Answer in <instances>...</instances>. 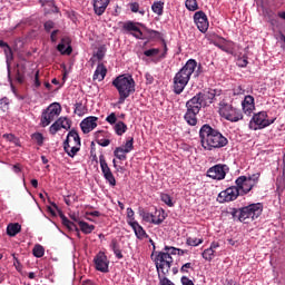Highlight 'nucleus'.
<instances>
[{"label":"nucleus","mask_w":285,"mask_h":285,"mask_svg":"<svg viewBox=\"0 0 285 285\" xmlns=\"http://www.w3.org/2000/svg\"><path fill=\"white\" fill-rule=\"evenodd\" d=\"M202 146L207 151L214 149H222L228 145V139L217 129L210 125H204L199 130Z\"/></svg>","instance_id":"nucleus-1"},{"label":"nucleus","mask_w":285,"mask_h":285,"mask_svg":"<svg viewBox=\"0 0 285 285\" xmlns=\"http://www.w3.org/2000/svg\"><path fill=\"white\" fill-rule=\"evenodd\" d=\"M198 63L190 59L187 63L175 75L173 79V90L176 95H180L188 85L191 75L195 72Z\"/></svg>","instance_id":"nucleus-2"},{"label":"nucleus","mask_w":285,"mask_h":285,"mask_svg":"<svg viewBox=\"0 0 285 285\" xmlns=\"http://www.w3.org/2000/svg\"><path fill=\"white\" fill-rule=\"evenodd\" d=\"M112 86L117 89L119 94L118 104L124 105L126 99L130 97L135 92V79L132 76H118L115 80H112Z\"/></svg>","instance_id":"nucleus-3"},{"label":"nucleus","mask_w":285,"mask_h":285,"mask_svg":"<svg viewBox=\"0 0 285 285\" xmlns=\"http://www.w3.org/2000/svg\"><path fill=\"white\" fill-rule=\"evenodd\" d=\"M81 150V138L76 129L68 132L63 141V151L68 157L75 158Z\"/></svg>","instance_id":"nucleus-4"},{"label":"nucleus","mask_w":285,"mask_h":285,"mask_svg":"<svg viewBox=\"0 0 285 285\" xmlns=\"http://www.w3.org/2000/svg\"><path fill=\"white\" fill-rule=\"evenodd\" d=\"M263 209L262 203H254L246 207H240L239 223L249 224L256 220L263 214Z\"/></svg>","instance_id":"nucleus-5"},{"label":"nucleus","mask_w":285,"mask_h":285,"mask_svg":"<svg viewBox=\"0 0 285 285\" xmlns=\"http://www.w3.org/2000/svg\"><path fill=\"white\" fill-rule=\"evenodd\" d=\"M219 106L220 108H218V114H220L223 119H227V121H230L232 124H237V121H242L244 119L243 111L235 108L233 105L220 101Z\"/></svg>","instance_id":"nucleus-6"},{"label":"nucleus","mask_w":285,"mask_h":285,"mask_svg":"<svg viewBox=\"0 0 285 285\" xmlns=\"http://www.w3.org/2000/svg\"><path fill=\"white\" fill-rule=\"evenodd\" d=\"M275 121L276 118H273L272 120L268 119L267 111H259L253 115L248 128L249 130H263V128H268V126H272Z\"/></svg>","instance_id":"nucleus-7"},{"label":"nucleus","mask_w":285,"mask_h":285,"mask_svg":"<svg viewBox=\"0 0 285 285\" xmlns=\"http://www.w3.org/2000/svg\"><path fill=\"white\" fill-rule=\"evenodd\" d=\"M154 262L157 268V273L167 275L169 273L171 264L174 263V259L167 253L159 252V253H156V257Z\"/></svg>","instance_id":"nucleus-8"},{"label":"nucleus","mask_w":285,"mask_h":285,"mask_svg":"<svg viewBox=\"0 0 285 285\" xmlns=\"http://www.w3.org/2000/svg\"><path fill=\"white\" fill-rule=\"evenodd\" d=\"M99 164H100V169H101L102 176L106 179V181L111 187H116L117 186V179H116L111 168L109 167V165L106 160V156L102 155V154L99 156Z\"/></svg>","instance_id":"nucleus-9"},{"label":"nucleus","mask_w":285,"mask_h":285,"mask_svg":"<svg viewBox=\"0 0 285 285\" xmlns=\"http://www.w3.org/2000/svg\"><path fill=\"white\" fill-rule=\"evenodd\" d=\"M238 196H242L239 188L237 186H229L227 189L218 193L217 200L220 204L230 203L236 200Z\"/></svg>","instance_id":"nucleus-10"},{"label":"nucleus","mask_w":285,"mask_h":285,"mask_svg":"<svg viewBox=\"0 0 285 285\" xmlns=\"http://www.w3.org/2000/svg\"><path fill=\"white\" fill-rule=\"evenodd\" d=\"M229 171V167L224 164H216L210 167L207 171V177L214 180H224L226 178L227 173Z\"/></svg>","instance_id":"nucleus-11"},{"label":"nucleus","mask_w":285,"mask_h":285,"mask_svg":"<svg viewBox=\"0 0 285 285\" xmlns=\"http://www.w3.org/2000/svg\"><path fill=\"white\" fill-rule=\"evenodd\" d=\"M236 188L239 190L240 196L247 195L254 187L255 184L249 181L247 176H239L235 180Z\"/></svg>","instance_id":"nucleus-12"},{"label":"nucleus","mask_w":285,"mask_h":285,"mask_svg":"<svg viewBox=\"0 0 285 285\" xmlns=\"http://www.w3.org/2000/svg\"><path fill=\"white\" fill-rule=\"evenodd\" d=\"M95 267L97 271L102 273L109 272L110 261L104 252H99L94 258Z\"/></svg>","instance_id":"nucleus-13"},{"label":"nucleus","mask_w":285,"mask_h":285,"mask_svg":"<svg viewBox=\"0 0 285 285\" xmlns=\"http://www.w3.org/2000/svg\"><path fill=\"white\" fill-rule=\"evenodd\" d=\"M194 21L200 32H207L209 28V21L207 14L203 10L195 12Z\"/></svg>","instance_id":"nucleus-14"},{"label":"nucleus","mask_w":285,"mask_h":285,"mask_svg":"<svg viewBox=\"0 0 285 285\" xmlns=\"http://www.w3.org/2000/svg\"><path fill=\"white\" fill-rule=\"evenodd\" d=\"M98 119L99 118L96 116H90V117H87L83 120H81L80 128H81V131L83 132V135H88L89 132H92V130H95V128H97Z\"/></svg>","instance_id":"nucleus-15"},{"label":"nucleus","mask_w":285,"mask_h":285,"mask_svg":"<svg viewBox=\"0 0 285 285\" xmlns=\"http://www.w3.org/2000/svg\"><path fill=\"white\" fill-rule=\"evenodd\" d=\"M111 0H92V8L96 16L101 17L108 9Z\"/></svg>","instance_id":"nucleus-16"},{"label":"nucleus","mask_w":285,"mask_h":285,"mask_svg":"<svg viewBox=\"0 0 285 285\" xmlns=\"http://www.w3.org/2000/svg\"><path fill=\"white\" fill-rule=\"evenodd\" d=\"M204 106V101L199 92L186 102V108L194 111H200Z\"/></svg>","instance_id":"nucleus-17"},{"label":"nucleus","mask_w":285,"mask_h":285,"mask_svg":"<svg viewBox=\"0 0 285 285\" xmlns=\"http://www.w3.org/2000/svg\"><path fill=\"white\" fill-rule=\"evenodd\" d=\"M198 95H200V99L204 104V107L209 106L210 104L214 102L216 96H217V91L215 89H209L207 91L204 92H198Z\"/></svg>","instance_id":"nucleus-18"},{"label":"nucleus","mask_w":285,"mask_h":285,"mask_svg":"<svg viewBox=\"0 0 285 285\" xmlns=\"http://www.w3.org/2000/svg\"><path fill=\"white\" fill-rule=\"evenodd\" d=\"M242 108L246 115H250L255 110V98L253 96H245L242 101Z\"/></svg>","instance_id":"nucleus-19"},{"label":"nucleus","mask_w":285,"mask_h":285,"mask_svg":"<svg viewBox=\"0 0 285 285\" xmlns=\"http://www.w3.org/2000/svg\"><path fill=\"white\" fill-rule=\"evenodd\" d=\"M108 73V69L104 63H99L94 72L92 79L102 81Z\"/></svg>","instance_id":"nucleus-20"},{"label":"nucleus","mask_w":285,"mask_h":285,"mask_svg":"<svg viewBox=\"0 0 285 285\" xmlns=\"http://www.w3.org/2000/svg\"><path fill=\"white\" fill-rule=\"evenodd\" d=\"M198 114H199V111L187 109L184 118H185V121H187L188 126H197V124H198L197 115Z\"/></svg>","instance_id":"nucleus-21"},{"label":"nucleus","mask_w":285,"mask_h":285,"mask_svg":"<svg viewBox=\"0 0 285 285\" xmlns=\"http://www.w3.org/2000/svg\"><path fill=\"white\" fill-rule=\"evenodd\" d=\"M129 225L134 229L135 235L138 239H144V238L148 237V235L146 234V230H144V227H141V225H139V223L130 222Z\"/></svg>","instance_id":"nucleus-22"},{"label":"nucleus","mask_w":285,"mask_h":285,"mask_svg":"<svg viewBox=\"0 0 285 285\" xmlns=\"http://www.w3.org/2000/svg\"><path fill=\"white\" fill-rule=\"evenodd\" d=\"M56 117H58V116L51 111H48V109L42 111V116H41L42 128H46L47 126H49L51 124V121H55Z\"/></svg>","instance_id":"nucleus-23"},{"label":"nucleus","mask_w":285,"mask_h":285,"mask_svg":"<svg viewBox=\"0 0 285 285\" xmlns=\"http://www.w3.org/2000/svg\"><path fill=\"white\" fill-rule=\"evenodd\" d=\"M106 53H107L106 45H101V47L98 48L97 52L94 53L92 58H90L91 66H95V63H96L95 58L98 61H102L104 58L106 57Z\"/></svg>","instance_id":"nucleus-24"},{"label":"nucleus","mask_w":285,"mask_h":285,"mask_svg":"<svg viewBox=\"0 0 285 285\" xmlns=\"http://www.w3.org/2000/svg\"><path fill=\"white\" fill-rule=\"evenodd\" d=\"M137 26L146 28V26L144 23H141V22H135V21H130L129 20V21L124 23V30H126L128 32H130V31H134V32L139 31V27H137Z\"/></svg>","instance_id":"nucleus-25"},{"label":"nucleus","mask_w":285,"mask_h":285,"mask_svg":"<svg viewBox=\"0 0 285 285\" xmlns=\"http://www.w3.org/2000/svg\"><path fill=\"white\" fill-rule=\"evenodd\" d=\"M104 135V131H97L95 134V138H96V142L98 146L102 147V148H106V147H109L110 144H111V140L110 139H104L101 138Z\"/></svg>","instance_id":"nucleus-26"},{"label":"nucleus","mask_w":285,"mask_h":285,"mask_svg":"<svg viewBox=\"0 0 285 285\" xmlns=\"http://www.w3.org/2000/svg\"><path fill=\"white\" fill-rule=\"evenodd\" d=\"M114 130H115L117 136L122 137L127 132V130H128V125L125 124L124 121H118L114 126Z\"/></svg>","instance_id":"nucleus-27"},{"label":"nucleus","mask_w":285,"mask_h":285,"mask_svg":"<svg viewBox=\"0 0 285 285\" xmlns=\"http://www.w3.org/2000/svg\"><path fill=\"white\" fill-rule=\"evenodd\" d=\"M61 223L62 225L68 228L69 230H76L77 232V236L80 237V233L79 229L77 227L76 224H73L72 222H70L67 216H61Z\"/></svg>","instance_id":"nucleus-28"},{"label":"nucleus","mask_w":285,"mask_h":285,"mask_svg":"<svg viewBox=\"0 0 285 285\" xmlns=\"http://www.w3.org/2000/svg\"><path fill=\"white\" fill-rule=\"evenodd\" d=\"M21 232V225H19L18 223L16 224H9L7 227V234L10 237H14L17 234H19Z\"/></svg>","instance_id":"nucleus-29"},{"label":"nucleus","mask_w":285,"mask_h":285,"mask_svg":"<svg viewBox=\"0 0 285 285\" xmlns=\"http://www.w3.org/2000/svg\"><path fill=\"white\" fill-rule=\"evenodd\" d=\"M140 216L142 217V219L146 222V223H150V224H154V225H160L163 219H158V220H154L153 219V214H149V212H140Z\"/></svg>","instance_id":"nucleus-30"},{"label":"nucleus","mask_w":285,"mask_h":285,"mask_svg":"<svg viewBox=\"0 0 285 285\" xmlns=\"http://www.w3.org/2000/svg\"><path fill=\"white\" fill-rule=\"evenodd\" d=\"M73 112L78 115L79 117L86 115L88 112V107L83 105L82 102H76Z\"/></svg>","instance_id":"nucleus-31"},{"label":"nucleus","mask_w":285,"mask_h":285,"mask_svg":"<svg viewBox=\"0 0 285 285\" xmlns=\"http://www.w3.org/2000/svg\"><path fill=\"white\" fill-rule=\"evenodd\" d=\"M127 151L124 149V147H117L114 150V156L120 160V161H126L127 160Z\"/></svg>","instance_id":"nucleus-32"},{"label":"nucleus","mask_w":285,"mask_h":285,"mask_svg":"<svg viewBox=\"0 0 285 285\" xmlns=\"http://www.w3.org/2000/svg\"><path fill=\"white\" fill-rule=\"evenodd\" d=\"M78 225L80 230L86 235L91 234L96 228L94 225H89L86 222H78Z\"/></svg>","instance_id":"nucleus-33"},{"label":"nucleus","mask_w":285,"mask_h":285,"mask_svg":"<svg viewBox=\"0 0 285 285\" xmlns=\"http://www.w3.org/2000/svg\"><path fill=\"white\" fill-rule=\"evenodd\" d=\"M151 10L157 16H163L164 13V2L163 1H155L151 6Z\"/></svg>","instance_id":"nucleus-34"},{"label":"nucleus","mask_w":285,"mask_h":285,"mask_svg":"<svg viewBox=\"0 0 285 285\" xmlns=\"http://www.w3.org/2000/svg\"><path fill=\"white\" fill-rule=\"evenodd\" d=\"M226 43L227 40H225V38H218V40H214V46L218 47V49L225 52H229V49Z\"/></svg>","instance_id":"nucleus-35"},{"label":"nucleus","mask_w":285,"mask_h":285,"mask_svg":"<svg viewBox=\"0 0 285 285\" xmlns=\"http://www.w3.org/2000/svg\"><path fill=\"white\" fill-rule=\"evenodd\" d=\"M47 111L59 116L61 114V105L58 102H53L47 108Z\"/></svg>","instance_id":"nucleus-36"},{"label":"nucleus","mask_w":285,"mask_h":285,"mask_svg":"<svg viewBox=\"0 0 285 285\" xmlns=\"http://www.w3.org/2000/svg\"><path fill=\"white\" fill-rule=\"evenodd\" d=\"M135 149V138L129 137V139L126 141L124 150L127 154H130Z\"/></svg>","instance_id":"nucleus-37"},{"label":"nucleus","mask_w":285,"mask_h":285,"mask_svg":"<svg viewBox=\"0 0 285 285\" xmlns=\"http://www.w3.org/2000/svg\"><path fill=\"white\" fill-rule=\"evenodd\" d=\"M185 6L189 11L193 12L199 9L197 0H186Z\"/></svg>","instance_id":"nucleus-38"},{"label":"nucleus","mask_w":285,"mask_h":285,"mask_svg":"<svg viewBox=\"0 0 285 285\" xmlns=\"http://www.w3.org/2000/svg\"><path fill=\"white\" fill-rule=\"evenodd\" d=\"M145 31L150 39H161V33L159 31H155L154 29L147 28L146 26Z\"/></svg>","instance_id":"nucleus-39"},{"label":"nucleus","mask_w":285,"mask_h":285,"mask_svg":"<svg viewBox=\"0 0 285 285\" xmlns=\"http://www.w3.org/2000/svg\"><path fill=\"white\" fill-rule=\"evenodd\" d=\"M31 138L39 147L43 146L45 137L41 132H35Z\"/></svg>","instance_id":"nucleus-40"},{"label":"nucleus","mask_w":285,"mask_h":285,"mask_svg":"<svg viewBox=\"0 0 285 285\" xmlns=\"http://www.w3.org/2000/svg\"><path fill=\"white\" fill-rule=\"evenodd\" d=\"M57 121H58L60 128H63V130H70L71 122L68 118H59Z\"/></svg>","instance_id":"nucleus-41"},{"label":"nucleus","mask_w":285,"mask_h":285,"mask_svg":"<svg viewBox=\"0 0 285 285\" xmlns=\"http://www.w3.org/2000/svg\"><path fill=\"white\" fill-rule=\"evenodd\" d=\"M160 199L163 203H165L168 207H174V203L171 200V197L169 194L161 193L160 194Z\"/></svg>","instance_id":"nucleus-42"},{"label":"nucleus","mask_w":285,"mask_h":285,"mask_svg":"<svg viewBox=\"0 0 285 285\" xmlns=\"http://www.w3.org/2000/svg\"><path fill=\"white\" fill-rule=\"evenodd\" d=\"M158 219H161V224L166 219L165 212L163 209H156V212L153 214V220Z\"/></svg>","instance_id":"nucleus-43"},{"label":"nucleus","mask_w":285,"mask_h":285,"mask_svg":"<svg viewBox=\"0 0 285 285\" xmlns=\"http://www.w3.org/2000/svg\"><path fill=\"white\" fill-rule=\"evenodd\" d=\"M32 252L38 258H41L45 255V248L41 245H36Z\"/></svg>","instance_id":"nucleus-44"},{"label":"nucleus","mask_w":285,"mask_h":285,"mask_svg":"<svg viewBox=\"0 0 285 285\" xmlns=\"http://www.w3.org/2000/svg\"><path fill=\"white\" fill-rule=\"evenodd\" d=\"M203 243H204L203 238L198 239V238H191V237L187 238V242H186L187 245L193 246V247H196Z\"/></svg>","instance_id":"nucleus-45"},{"label":"nucleus","mask_w":285,"mask_h":285,"mask_svg":"<svg viewBox=\"0 0 285 285\" xmlns=\"http://www.w3.org/2000/svg\"><path fill=\"white\" fill-rule=\"evenodd\" d=\"M129 8H130L131 12H134V13H138L139 12L142 16L146 13L145 10H139V2H131V3H129Z\"/></svg>","instance_id":"nucleus-46"},{"label":"nucleus","mask_w":285,"mask_h":285,"mask_svg":"<svg viewBox=\"0 0 285 285\" xmlns=\"http://www.w3.org/2000/svg\"><path fill=\"white\" fill-rule=\"evenodd\" d=\"M43 27H45V32L49 33L51 32L52 29H55L56 22L53 20H47L45 21Z\"/></svg>","instance_id":"nucleus-47"},{"label":"nucleus","mask_w":285,"mask_h":285,"mask_svg":"<svg viewBox=\"0 0 285 285\" xmlns=\"http://www.w3.org/2000/svg\"><path fill=\"white\" fill-rule=\"evenodd\" d=\"M159 285H175L166 275L158 274Z\"/></svg>","instance_id":"nucleus-48"},{"label":"nucleus","mask_w":285,"mask_h":285,"mask_svg":"<svg viewBox=\"0 0 285 285\" xmlns=\"http://www.w3.org/2000/svg\"><path fill=\"white\" fill-rule=\"evenodd\" d=\"M236 65H237L239 68H246L247 65H248V57L243 56L242 58H238V59L236 60Z\"/></svg>","instance_id":"nucleus-49"},{"label":"nucleus","mask_w":285,"mask_h":285,"mask_svg":"<svg viewBox=\"0 0 285 285\" xmlns=\"http://www.w3.org/2000/svg\"><path fill=\"white\" fill-rule=\"evenodd\" d=\"M0 48H3L4 49V53L8 56H11L12 57V50L11 48L9 47L8 42H3V40H0Z\"/></svg>","instance_id":"nucleus-50"},{"label":"nucleus","mask_w":285,"mask_h":285,"mask_svg":"<svg viewBox=\"0 0 285 285\" xmlns=\"http://www.w3.org/2000/svg\"><path fill=\"white\" fill-rule=\"evenodd\" d=\"M214 254H215V250H213L212 248H208L206 250H204L203 253V257L206 259V261H212L214 258Z\"/></svg>","instance_id":"nucleus-51"},{"label":"nucleus","mask_w":285,"mask_h":285,"mask_svg":"<svg viewBox=\"0 0 285 285\" xmlns=\"http://www.w3.org/2000/svg\"><path fill=\"white\" fill-rule=\"evenodd\" d=\"M58 130H61V127L59 125V121L56 120V122H53V125L51 127H49V132H51V135H57Z\"/></svg>","instance_id":"nucleus-52"},{"label":"nucleus","mask_w":285,"mask_h":285,"mask_svg":"<svg viewBox=\"0 0 285 285\" xmlns=\"http://www.w3.org/2000/svg\"><path fill=\"white\" fill-rule=\"evenodd\" d=\"M106 121H107L108 124H110L111 126H114L115 124H117L118 118H117L116 112H111V114L106 118Z\"/></svg>","instance_id":"nucleus-53"},{"label":"nucleus","mask_w":285,"mask_h":285,"mask_svg":"<svg viewBox=\"0 0 285 285\" xmlns=\"http://www.w3.org/2000/svg\"><path fill=\"white\" fill-rule=\"evenodd\" d=\"M159 52H160L159 49H149V50H146V51L144 52V55H145L146 57H148V58H151V57L158 56Z\"/></svg>","instance_id":"nucleus-54"},{"label":"nucleus","mask_w":285,"mask_h":285,"mask_svg":"<svg viewBox=\"0 0 285 285\" xmlns=\"http://www.w3.org/2000/svg\"><path fill=\"white\" fill-rule=\"evenodd\" d=\"M165 254H168L169 256L178 254V248L166 246L164 248Z\"/></svg>","instance_id":"nucleus-55"},{"label":"nucleus","mask_w":285,"mask_h":285,"mask_svg":"<svg viewBox=\"0 0 285 285\" xmlns=\"http://www.w3.org/2000/svg\"><path fill=\"white\" fill-rule=\"evenodd\" d=\"M240 213H242V208L239 209H232L230 212V216L233 217L234 220H238L240 222Z\"/></svg>","instance_id":"nucleus-56"},{"label":"nucleus","mask_w":285,"mask_h":285,"mask_svg":"<svg viewBox=\"0 0 285 285\" xmlns=\"http://www.w3.org/2000/svg\"><path fill=\"white\" fill-rule=\"evenodd\" d=\"M259 177H261V173H255V174L250 175L249 177H247V179L252 184L256 185L258 183V180H259Z\"/></svg>","instance_id":"nucleus-57"},{"label":"nucleus","mask_w":285,"mask_h":285,"mask_svg":"<svg viewBox=\"0 0 285 285\" xmlns=\"http://www.w3.org/2000/svg\"><path fill=\"white\" fill-rule=\"evenodd\" d=\"M244 94H245V89L242 86H236L233 88L234 96H239V95H244Z\"/></svg>","instance_id":"nucleus-58"},{"label":"nucleus","mask_w":285,"mask_h":285,"mask_svg":"<svg viewBox=\"0 0 285 285\" xmlns=\"http://www.w3.org/2000/svg\"><path fill=\"white\" fill-rule=\"evenodd\" d=\"M110 248L112 252L120 249V244L118 239L114 238L110 243Z\"/></svg>","instance_id":"nucleus-59"},{"label":"nucleus","mask_w":285,"mask_h":285,"mask_svg":"<svg viewBox=\"0 0 285 285\" xmlns=\"http://www.w3.org/2000/svg\"><path fill=\"white\" fill-rule=\"evenodd\" d=\"M188 269H193V264H191V263H186V264H184V265L181 266V268H180V272H181L183 274L189 273Z\"/></svg>","instance_id":"nucleus-60"},{"label":"nucleus","mask_w":285,"mask_h":285,"mask_svg":"<svg viewBox=\"0 0 285 285\" xmlns=\"http://www.w3.org/2000/svg\"><path fill=\"white\" fill-rule=\"evenodd\" d=\"M60 33L59 29L51 31V42L56 43L58 41V35Z\"/></svg>","instance_id":"nucleus-61"},{"label":"nucleus","mask_w":285,"mask_h":285,"mask_svg":"<svg viewBox=\"0 0 285 285\" xmlns=\"http://www.w3.org/2000/svg\"><path fill=\"white\" fill-rule=\"evenodd\" d=\"M183 285H195L191 279H189L187 276L181 277Z\"/></svg>","instance_id":"nucleus-62"},{"label":"nucleus","mask_w":285,"mask_h":285,"mask_svg":"<svg viewBox=\"0 0 285 285\" xmlns=\"http://www.w3.org/2000/svg\"><path fill=\"white\" fill-rule=\"evenodd\" d=\"M127 218L135 220V212H132L131 207H127Z\"/></svg>","instance_id":"nucleus-63"},{"label":"nucleus","mask_w":285,"mask_h":285,"mask_svg":"<svg viewBox=\"0 0 285 285\" xmlns=\"http://www.w3.org/2000/svg\"><path fill=\"white\" fill-rule=\"evenodd\" d=\"M132 37H135L136 39H144V31L138 28V31H136V33H132Z\"/></svg>","instance_id":"nucleus-64"}]
</instances>
